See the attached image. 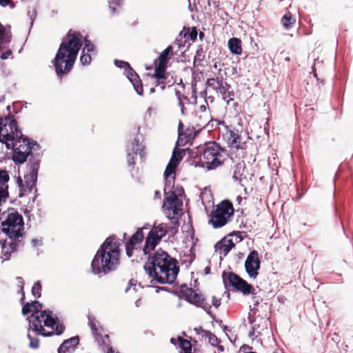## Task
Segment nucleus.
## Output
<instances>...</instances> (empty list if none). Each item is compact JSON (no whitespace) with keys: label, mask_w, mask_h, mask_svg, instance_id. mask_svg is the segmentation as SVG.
Instances as JSON below:
<instances>
[{"label":"nucleus","mask_w":353,"mask_h":353,"mask_svg":"<svg viewBox=\"0 0 353 353\" xmlns=\"http://www.w3.org/2000/svg\"><path fill=\"white\" fill-rule=\"evenodd\" d=\"M200 161L208 170H213L223 164L226 150L217 143L208 142L199 149Z\"/></svg>","instance_id":"7"},{"label":"nucleus","mask_w":353,"mask_h":353,"mask_svg":"<svg viewBox=\"0 0 353 353\" xmlns=\"http://www.w3.org/2000/svg\"><path fill=\"white\" fill-rule=\"evenodd\" d=\"M79 343V336L65 340L58 348L57 353H71L75 350Z\"/></svg>","instance_id":"21"},{"label":"nucleus","mask_w":353,"mask_h":353,"mask_svg":"<svg viewBox=\"0 0 353 353\" xmlns=\"http://www.w3.org/2000/svg\"><path fill=\"white\" fill-rule=\"evenodd\" d=\"M143 265L149 278L160 284L173 283L179 274L178 261L161 248L151 252Z\"/></svg>","instance_id":"3"},{"label":"nucleus","mask_w":353,"mask_h":353,"mask_svg":"<svg viewBox=\"0 0 353 353\" xmlns=\"http://www.w3.org/2000/svg\"><path fill=\"white\" fill-rule=\"evenodd\" d=\"M199 131H196L194 126L185 127L182 121H180L178 126V145L184 146L191 143L195 139Z\"/></svg>","instance_id":"16"},{"label":"nucleus","mask_w":353,"mask_h":353,"mask_svg":"<svg viewBox=\"0 0 353 353\" xmlns=\"http://www.w3.org/2000/svg\"><path fill=\"white\" fill-rule=\"evenodd\" d=\"M10 176L8 171L0 170V205L5 202L9 196L8 181Z\"/></svg>","instance_id":"19"},{"label":"nucleus","mask_w":353,"mask_h":353,"mask_svg":"<svg viewBox=\"0 0 353 353\" xmlns=\"http://www.w3.org/2000/svg\"><path fill=\"white\" fill-rule=\"evenodd\" d=\"M135 303H136V305H137V307L140 306V305H141V299H138V300H137V301H136V302H135Z\"/></svg>","instance_id":"61"},{"label":"nucleus","mask_w":353,"mask_h":353,"mask_svg":"<svg viewBox=\"0 0 353 353\" xmlns=\"http://www.w3.org/2000/svg\"><path fill=\"white\" fill-rule=\"evenodd\" d=\"M234 246L232 239L225 236L216 243L214 248L219 254L225 256Z\"/></svg>","instance_id":"20"},{"label":"nucleus","mask_w":353,"mask_h":353,"mask_svg":"<svg viewBox=\"0 0 353 353\" xmlns=\"http://www.w3.org/2000/svg\"><path fill=\"white\" fill-rule=\"evenodd\" d=\"M179 293L181 298L196 307H201L208 314L211 315V305L207 302L201 294L196 292L191 288H188L186 285L181 287Z\"/></svg>","instance_id":"13"},{"label":"nucleus","mask_w":353,"mask_h":353,"mask_svg":"<svg viewBox=\"0 0 353 353\" xmlns=\"http://www.w3.org/2000/svg\"><path fill=\"white\" fill-rule=\"evenodd\" d=\"M319 64L323 65V63L319 62L317 60H315V62H314V65H312V73L314 74V77L315 78H316L317 80H319V79L317 77L316 68H317L318 65H319Z\"/></svg>","instance_id":"46"},{"label":"nucleus","mask_w":353,"mask_h":353,"mask_svg":"<svg viewBox=\"0 0 353 353\" xmlns=\"http://www.w3.org/2000/svg\"><path fill=\"white\" fill-rule=\"evenodd\" d=\"M170 342H171V343H172L173 345H176V339H174V338H172V339H170Z\"/></svg>","instance_id":"63"},{"label":"nucleus","mask_w":353,"mask_h":353,"mask_svg":"<svg viewBox=\"0 0 353 353\" xmlns=\"http://www.w3.org/2000/svg\"><path fill=\"white\" fill-rule=\"evenodd\" d=\"M12 33L7 30L6 28L0 22V48H4V46L11 41Z\"/></svg>","instance_id":"26"},{"label":"nucleus","mask_w":353,"mask_h":353,"mask_svg":"<svg viewBox=\"0 0 353 353\" xmlns=\"http://www.w3.org/2000/svg\"><path fill=\"white\" fill-rule=\"evenodd\" d=\"M177 340L183 353H192V344L190 340L178 336Z\"/></svg>","instance_id":"31"},{"label":"nucleus","mask_w":353,"mask_h":353,"mask_svg":"<svg viewBox=\"0 0 353 353\" xmlns=\"http://www.w3.org/2000/svg\"><path fill=\"white\" fill-rule=\"evenodd\" d=\"M12 50L8 49V50H6V52H3L0 55V58L1 59H7L10 55H12Z\"/></svg>","instance_id":"49"},{"label":"nucleus","mask_w":353,"mask_h":353,"mask_svg":"<svg viewBox=\"0 0 353 353\" xmlns=\"http://www.w3.org/2000/svg\"><path fill=\"white\" fill-rule=\"evenodd\" d=\"M319 64L323 65V63L319 62L317 60H315V62H314V65H312V73L314 74V77L315 78H316L317 80H319V79L317 77L316 68H317L318 65H319Z\"/></svg>","instance_id":"45"},{"label":"nucleus","mask_w":353,"mask_h":353,"mask_svg":"<svg viewBox=\"0 0 353 353\" xmlns=\"http://www.w3.org/2000/svg\"><path fill=\"white\" fill-rule=\"evenodd\" d=\"M19 292L22 296L20 303L23 305L21 312L26 316L32 312V314L27 318L29 321V327L37 335L50 336L54 334H61L64 330V325L61 323L57 318L52 317V311H42L43 305L38 301L30 303H25V292L23 286H21Z\"/></svg>","instance_id":"2"},{"label":"nucleus","mask_w":353,"mask_h":353,"mask_svg":"<svg viewBox=\"0 0 353 353\" xmlns=\"http://www.w3.org/2000/svg\"><path fill=\"white\" fill-rule=\"evenodd\" d=\"M21 131L19 129L17 122L14 119V116L10 113L7 117L0 118V143L1 147L3 145H7L13 141L15 137L21 136Z\"/></svg>","instance_id":"11"},{"label":"nucleus","mask_w":353,"mask_h":353,"mask_svg":"<svg viewBox=\"0 0 353 353\" xmlns=\"http://www.w3.org/2000/svg\"><path fill=\"white\" fill-rule=\"evenodd\" d=\"M245 168V166L244 164L238 163L236 165H235V168L233 172V179L236 181H239L240 183H242L243 179H246V176L243 174V171Z\"/></svg>","instance_id":"30"},{"label":"nucleus","mask_w":353,"mask_h":353,"mask_svg":"<svg viewBox=\"0 0 353 353\" xmlns=\"http://www.w3.org/2000/svg\"><path fill=\"white\" fill-rule=\"evenodd\" d=\"M236 199H237L239 203H240L242 201V197L241 196H238Z\"/></svg>","instance_id":"64"},{"label":"nucleus","mask_w":353,"mask_h":353,"mask_svg":"<svg viewBox=\"0 0 353 353\" xmlns=\"http://www.w3.org/2000/svg\"><path fill=\"white\" fill-rule=\"evenodd\" d=\"M83 52H94L95 51V46L93 43L90 42V41L85 39V46L83 48Z\"/></svg>","instance_id":"37"},{"label":"nucleus","mask_w":353,"mask_h":353,"mask_svg":"<svg viewBox=\"0 0 353 353\" xmlns=\"http://www.w3.org/2000/svg\"><path fill=\"white\" fill-rule=\"evenodd\" d=\"M199 39L201 40H202L203 39V37H205V34L203 32H200L199 34Z\"/></svg>","instance_id":"59"},{"label":"nucleus","mask_w":353,"mask_h":353,"mask_svg":"<svg viewBox=\"0 0 353 353\" xmlns=\"http://www.w3.org/2000/svg\"><path fill=\"white\" fill-rule=\"evenodd\" d=\"M120 243L112 235L107 238L97 250L91 263L92 271L95 274H105L116 269L119 263Z\"/></svg>","instance_id":"6"},{"label":"nucleus","mask_w":353,"mask_h":353,"mask_svg":"<svg viewBox=\"0 0 353 353\" xmlns=\"http://www.w3.org/2000/svg\"><path fill=\"white\" fill-rule=\"evenodd\" d=\"M261 268V261L256 250L251 251L245 261V268L248 274L252 279H256L259 275Z\"/></svg>","instance_id":"17"},{"label":"nucleus","mask_w":353,"mask_h":353,"mask_svg":"<svg viewBox=\"0 0 353 353\" xmlns=\"http://www.w3.org/2000/svg\"><path fill=\"white\" fill-rule=\"evenodd\" d=\"M194 331L195 332L198 334V335H201V337H205V332H208V331L207 330H204L201 326L199 327H195L194 328Z\"/></svg>","instance_id":"44"},{"label":"nucleus","mask_w":353,"mask_h":353,"mask_svg":"<svg viewBox=\"0 0 353 353\" xmlns=\"http://www.w3.org/2000/svg\"><path fill=\"white\" fill-rule=\"evenodd\" d=\"M205 333V338L208 339V342L213 346H217L220 343V340L216 337V336L212 334L211 332L208 331Z\"/></svg>","instance_id":"34"},{"label":"nucleus","mask_w":353,"mask_h":353,"mask_svg":"<svg viewBox=\"0 0 353 353\" xmlns=\"http://www.w3.org/2000/svg\"><path fill=\"white\" fill-rule=\"evenodd\" d=\"M173 54V47L172 46H168L159 55L157 60L154 61L158 65H163L167 68L168 63L170 59V54Z\"/></svg>","instance_id":"24"},{"label":"nucleus","mask_w":353,"mask_h":353,"mask_svg":"<svg viewBox=\"0 0 353 353\" xmlns=\"http://www.w3.org/2000/svg\"><path fill=\"white\" fill-rule=\"evenodd\" d=\"M181 204L175 192H165L163 208L168 219L171 220L176 219V216L179 214L181 210L180 208Z\"/></svg>","instance_id":"15"},{"label":"nucleus","mask_w":353,"mask_h":353,"mask_svg":"<svg viewBox=\"0 0 353 353\" xmlns=\"http://www.w3.org/2000/svg\"><path fill=\"white\" fill-rule=\"evenodd\" d=\"M205 55L203 54V51L202 48H200L196 50V55L194 59V64L196 65L198 63V65L203 60Z\"/></svg>","instance_id":"38"},{"label":"nucleus","mask_w":353,"mask_h":353,"mask_svg":"<svg viewBox=\"0 0 353 353\" xmlns=\"http://www.w3.org/2000/svg\"><path fill=\"white\" fill-rule=\"evenodd\" d=\"M166 67L158 65L156 63H154V77L156 79H166Z\"/></svg>","instance_id":"32"},{"label":"nucleus","mask_w":353,"mask_h":353,"mask_svg":"<svg viewBox=\"0 0 353 353\" xmlns=\"http://www.w3.org/2000/svg\"><path fill=\"white\" fill-rule=\"evenodd\" d=\"M208 101H210V103H213L214 101V98L212 96H210L205 99V102L208 103Z\"/></svg>","instance_id":"55"},{"label":"nucleus","mask_w":353,"mask_h":353,"mask_svg":"<svg viewBox=\"0 0 353 353\" xmlns=\"http://www.w3.org/2000/svg\"><path fill=\"white\" fill-rule=\"evenodd\" d=\"M115 65L119 68H123L124 70H126L127 68H130V65L126 61H118V60H115Z\"/></svg>","instance_id":"43"},{"label":"nucleus","mask_w":353,"mask_h":353,"mask_svg":"<svg viewBox=\"0 0 353 353\" xmlns=\"http://www.w3.org/2000/svg\"><path fill=\"white\" fill-rule=\"evenodd\" d=\"M19 239L8 237L4 241L1 246V258L3 261L10 259L12 254L15 253L19 246L23 245Z\"/></svg>","instance_id":"18"},{"label":"nucleus","mask_w":353,"mask_h":353,"mask_svg":"<svg viewBox=\"0 0 353 353\" xmlns=\"http://www.w3.org/2000/svg\"><path fill=\"white\" fill-rule=\"evenodd\" d=\"M0 229L10 238L22 237L24 230L23 219L14 208H10L4 220L1 221Z\"/></svg>","instance_id":"9"},{"label":"nucleus","mask_w":353,"mask_h":353,"mask_svg":"<svg viewBox=\"0 0 353 353\" xmlns=\"http://www.w3.org/2000/svg\"><path fill=\"white\" fill-rule=\"evenodd\" d=\"M228 48L232 54L240 55L242 53L241 40L236 37H233L228 41Z\"/></svg>","instance_id":"25"},{"label":"nucleus","mask_w":353,"mask_h":353,"mask_svg":"<svg viewBox=\"0 0 353 353\" xmlns=\"http://www.w3.org/2000/svg\"><path fill=\"white\" fill-rule=\"evenodd\" d=\"M125 72H126V75L128 77V78H129L130 77L131 74H134V72H136L132 68H131V66L130 65V68H127L126 70H125Z\"/></svg>","instance_id":"53"},{"label":"nucleus","mask_w":353,"mask_h":353,"mask_svg":"<svg viewBox=\"0 0 353 353\" xmlns=\"http://www.w3.org/2000/svg\"><path fill=\"white\" fill-rule=\"evenodd\" d=\"M173 154H176V158H179V154H180V156H181V157H182L181 152H180V151H179V152H176V151H174V152H173Z\"/></svg>","instance_id":"60"},{"label":"nucleus","mask_w":353,"mask_h":353,"mask_svg":"<svg viewBox=\"0 0 353 353\" xmlns=\"http://www.w3.org/2000/svg\"><path fill=\"white\" fill-rule=\"evenodd\" d=\"M225 283L232 286L235 290L241 292L243 295H252V299L255 298L256 292L255 288L246 281L240 277L234 272L226 273L225 271L222 274Z\"/></svg>","instance_id":"12"},{"label":"nucleus","mask_w":353,"mask_h":353,"mask_svg":"<svg viewBox=\"0 0 353 353\" xmlns=\"http://www.w3.org/2000/svg\"><path fill=\"white\" fill-rule=\"evenodd\" d=\"M155 85H160L162 90L164 89L165 88V79H156Z\"/></svg>","instance_id":"50"},{"label":"nucleus","mask_w":353,"mask_h":353,"mask_svg":"<svg viewBox=\"0 0 353 353\" xmlns=\"http://www.w3.org/2000/svg\"><path fill=\"white\" fill-rule=\"evenodd\" d=\"M175 94H176V97H177V99H178V101H179V105L181 106V112L183 113V109L185 108V107H184V104H183V101H182V97H183L184 99L187 100V101H189V99H188L187 97L183 96V95L181 93V92H180L179 90H175Z\"/></svg>","instance_id":"40"},{"label":"nucleus","mask_w":353,"mask_h":353,"mask_svg":"<svg viewBox=\"0 0 353 353\" xmlns=\"http://www.w3.org/2000/svg\"><path fill=\"white\" fill-rule=\"evenodd\" d=\"M6 147L8 150H13L12 160L16 164H21L28 161V170L24 179L18 176L16 180L19 187L18 196L21 198L27 196L33 189L37 191L36 183L41 161L38 152L40 150L39 145L36 141H30L21 132V136L7 143Z\"/></svg>","instance_id":"1"},{"label":"nucleus","mask_w":353,"mask_h":353,"mask_svg":"<svg viewBox=\"0 0 353 353\" xmlns=\"http://www.w3.org/2000/svg\"><path fill=\"white\" fill-rule=\"evenodd\" d=\"M88 320L89 325L94 335L103 330V329L100 325H97L98 322L96 321L94 317L88 316Z\"/></svg>","instance_id":"33"},{"label":"nucleus","mask_w":353,"mask_h":353,"mask_svg":"<svg viewBox=\"0 0 353 353\" xmlns=\"http://www.w3.org/2000/svg\"><path fill=\"white\" fill-rule=\"evenodd\" d=\"M128 79L132 83L134 88L137 94L142 96L143 94V84L137 73L134 72V74L130 75Z\"/></svg>","instance_id":"27"},{"label":"nucleus","mask_w":353,"mask_h":353,"mask_svg":"<svg viewBox=\"0 0 353 353\" xmlns=\"http://www.w3.org/2000/svg\"><path fill=\"white\" fill-rule=\"evenodd\" d=\"M252 350H253L252 346H250V345H246V344L243 345L240 347V351L243 352V353H245V352H248V351H252Z\"/></svg>","instance_id":"51"},{"label":"nucleus","mask_w":353,"mask_h":353,"mask_svg":"<svg viewBox=\"0 0 353 353\" xmlns=\"http://www.w3.org/2000/svg\"><path fill=\"white\" fill-rule=\"evenodd\" d=\"M210 267H206V268H205V274H208V273L210 272Z\"/></svg>","instance_id":"62"},{"label":"nucleus","mask_w":353,"mask_h":353,"mask_svg":"<svg viewBox=\"0 0 353 353\" xmlns=\"http://www.w3.org/2000/svg\"><path fill=\"white\" fill-rule=\"evenodd\" d=\"M199 110L202 112H205L206 110V106L205 105H200Z\"/></svg>","instance_id":"56"},{"label":"nucleus","mask_w":353,"mask_h":353,"mask_svg":"<svg viewBox=\"0 0 353 353\" xmlns=\"http://www.w3.org/2000/svg\"><path fill=\"white\" fill-rule=\"evenodd\" d=\"M212 303L215 307H218L221 305V299L214 296L212 297Z\"/></svg>","instance_id":"52"},{"label":"nucleus","mask_w":353,"mask_h":353,"mask_svg":"<svg viewBox=\"0 0 353 353\" xmlns=\"http://www.w3.org/2000/svg\"><path fill=\"white\" fill-rule=\"evenodd\" d=\"M91 54L89 52H82V55L80 57V61L83 65L89 64L91 62Z\"/></svg>","instance_id":"39"},{"label":"nucleus","mask_w":353,"mask_h":353,"mask_svg":"<svg viewBox=\"0 0 353 353\" xmlns=\"http://www.w3.org/2000/svg\"><path fill=\"white\" fill-rule=\"evenodd\" d=\"M219 125H223L225 128L224 132L222 133V137L230 148H235L236 150L245 148L246 143L242 141L241 136L239 134L238 130L232 129L223 121H219Z\"/></svg>","instance_id":"14"},{"label":"nucleus","mask_w":353,"mask_h":353,"mask_svg":"<svg viewBox=\"0 0 353 353\" xmlns=\"http://www.w3.org/2000/svg\"><path fill=\"white\" fill-rule=\"evenodd\" d=\"M28 337L30 339V346L32 348H38L39 346V340L37 338L32 337L29 334H28Z\"/></svg>","instance_id":"42"},{"label":"nucleus","mask_w":353,"mask_h":353,"mask_svg":"<svg viewBox=\"0 0 353 353\" xmlns=\"http://www.w3.org/2000/svg\"><path fill=\"white\" fill-rule=\"evenodd\" d=\"M155 196L157 198V199H160L161 198V193L159 190H156L155 191Z\"/></svg>","instance_id":"58"},{"label":"nucleus","mask_w":353,"mask_h":353,"mask_svg":"<svg viewBox=\"0 0 353 353\" xmlns=\"http://www.w3.org/2000/svg\"><path fill=\"white\" fill-rule=\"evenodd\" d=\"M32 244L33 245V246L41 245V241L36 239H32Z\"/></svg>","instance_id":"54"},{"label":"nucleus","mask_w":353,"mask_h":353,"mask_svg":"<svg viewBox=\"0 0 353 353\" xmlns=\"http://www.w3.org/2000/svg\"><path fill=\"white\" fill-rule=\"evenodd\" d=\"M234 208L232 203L228 199L214 205L209 214L208 223L217 229L227 225L234 216Z\"/></svg>","instance_id":"8"},{"label":"nucleus","mask_w":353,"mask_h":353,"mask_svg":"<svg viewBox=\"0 0 353 353\" xmlns=\"http://www.w3.org/2000/svg\"><path fill=\"white\" fill-rule=\"evenodd\" d=\"M137 154H139V152L128 150L127 158H128V163L129 165H134L135 164L134 159H135V157H137Z\"/></svg>","instance_id":"41"},{"label":"nucleus","mask_w":353,"mask_h":353,"mask_svg":"<svg viewBox=\"0 0 353 353\" xmlns=\"http://www.w3.org/2000/svg\"><path fill=\"white\" fill-rule=\"evenodd\" d=\"M198 32L196 30V28L195 27L192 28L190 33V38L192 41H195L197 38Z\"/></svg>","instance_id":"47"},{"label":"nucleus","mask_w":353,"mask_h":353,"mask_svg":"<svg viewBox=\"0 0 353 353\" xmlns=\"http://www.w3.org/2000/svg\"><path fill=\"white\" fill-rule=\"evenodd\" d=\"M94 337L104 351H107L108 353H114V350L110 345L109 335L105 334L103 330L94 334Z\"/></svg>","instance_id":"22"},{"label":"nucleus","mask_w":353,"mask_h":353,"mask_svg":"<svg viewBox=\"0 0 353 353\" xmlns=\"http://www.w3.org/2000/svg\"><path fill=\"white\" fill-rule=\"evenodd\" d=\"M147 229L146 226L139 228L125 242L126 254L128 257L135 256L137 258L143 259L151 252L154 251L156 247L160 243L162 239L168 234V229L165 223L154 224L150 229L145 239L143 230Z\"/></svg>","instance_id":"4"},{"label":"nucleus","mask_w":353,"mask_h":353,"mask_svg":"<svg viewBox=\"0 0 353 353\" xmlns=\"http://www.w3.org/2000/svg\"><path fill=\"white\" fill-rule=\"evenodd\" d=\"M8 5H10L11 8L14 6V4L12 2V0H0V6L5 7Z\"/></svg>","instance_id":"48"},{"label":"nucleus","mask_w":353,"mask_h":353,"mask_svg":"<svg viewBox=\"0 0 353 353\" xmlns=\"http://www.w3.org/2000/svg\"><path fill=\"white\" fill-rule=\"evenodd\" d=\"M125 0H110L109 1V7L112 10V13H115L117 8L121 7Z\"/></svg>","instance_id":"35"},{"label":"nucleus","mask_w":353,"mask_h":353,"mask_svg":"<svg viewBox=\"0 0 353 353\" xmlns=\"http://www.w3.org/2000/svg\"><path fill=\"white\" fill-rule=\"evenodd\" d=\"M170 231L172 233L175 234L177 232V228L176 227H172L171 228H170Z\"/></svg>","instance_id":"57"},{"label":"nucleus","mask_w":353,"mask_h":353,"mask_svg":"<svg viewBox=\"0 0 353 353\" xmlns=\"http://www.w3.org/2000/svg\"><path fill=\"white\" fill-rule=\"evenodd\" d=\"M182 157L180 155L179 158H176V154H172V157L167 165L164 172V176L165 179H168L171 174L175 173L176 169Z\"/></svg>","instance_id":"23"},{"label":"nucleus","mask_w":353,"mask_h":353,"mask_svg":"<svg viewBox=\"0 0 353 353\" xmlns=\"http://www.w3.org/2000/svg\"><path fill=\"white\" fill-rule=\"evenodd\" d=\"M221 72V69H219V76L208 79L205 84L228 105L230 102L234 100L235 92L232 89L231 85L224 81L223 77L220 74Z\"/></svg>","instance_id":"10"},{"label":"nucleus","mask_w":353,"mask_h":353,"mask_svg":"<svg viewBox=\"0 0 353 353\" xmlns=\"http://www.w3.org/2000/svg\"><path fill=\"white\" fill-rule=\"evenodd\" d=\"M41 284L40 281L36 282L32 288V294L36 298H39L41 295Z\"/></svg>","instance_id":"36"},{"label":"nucleus","mask_w":353,"mask_h":353,"mask_svg":"<svg viewBox=\"0 0 353 353\" xmlns=\"http://www.w3.org/2000/svg\"><path fill=\"white\" fill-rule=\"evenodd\" d=\"M82 34L71 29L63 38L52 61L58 77H61L72 70L82 46Z\"/></svg>","instance_id":"5"},{"label":"nucleus","mask_w":353,"mask_h":353,"mask_svg":"<svg viewBox=\"0 0 353 353\" xmlns=\"http://www.w3.org/2000/svg\"><path fill=\"white\" fill-rule=\"evenodd\" d=\"M140 128H137V134L139 133ZM144 146L140 142V137L138 134L133 139L132 141L130 143V151L139 152V154L141 156L142 152L143 151Z\"/></svg>","instance_id":"29"},{"label":"nucleus","mask_w":353,"mask_h":353,"mask_svg":"<svg viewBox=\"0 0 353 353\" xmlns=\"http://www.w3.org/2000/svg\"><path fill=\"white\" fill-rule=\"evenodd\" d=\"M296 18L294 17L292 13L288 11L281 18V23L285 29L289 30L294 26V25L296 23Z\"/></svg>","instance_id":"28"}]
</instances>
